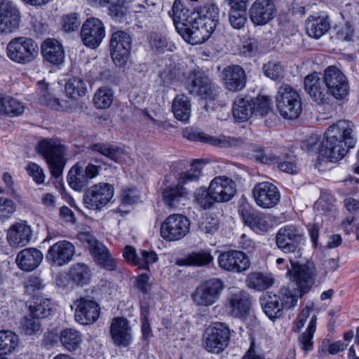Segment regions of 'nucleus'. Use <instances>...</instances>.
Returning a JSON list of instances; mask_svg holds the SVG:
<instances>
[{
  "label": "nucleus",
  "mask_w": 359,
  "mask_h": 359,
  "mask_svg": "<svg viewBox=\"0 0 359 359\" xmlns=\"http://www.w3.org/2000/svg\"><path fill=\"white\" fill-rule=\"evenodd\" d=\"M352 132L351 123L346 120H341L330 126L325 133L320 154L331 162L343 158L348 151L354 147L355 140Z\"/></svg>",
  "instance_id": "nucleus-1"
},
{
  "label": "nucleus",
  "mask_w": 359,
  "mask_h": 359,
  "mask_svg": "<svg viewBox=\"0 0 359 359\" xmlns=\"http://www.w3.org/2000/svg\"><path fill=\"white\" fill-rule=\"evenodd\" d=\"M200 163V160H196L189 170L179 174L177 184L165 188L163 191V201L167 207L173 208L180 204L182 198L187 194L184 184L188 182L196 181L199 178L201 169L198 165Z\"/></svg>",
  "instance_id": "nucleus-2"
},
{
  "label": "nucleus",
  "mask_w": 359,
  "mask_h": 359,
  "mask_svg": "<svg viewBox=\"0 0 359 359\" xmlns=\"http://www.w3.org/2000/svg\"><path fill=\"white\" fill-rule=\"evenodd\" d=\"M36 148L46 160L51 174L55 177H59L65 165V147L57 140L45 139L38 143Z\"/></svg>",
  "instance_id": "nucleus-3"
},
{
  "label": "nucleus",
  "mask_w": 359,
  "mask_h": 359,
  "mask_svg": "<svg viewBox=\"0 0 359 359\" xmlns=\"http://www.w3.org/2000/svg\"><path fill=\"white\" fill-rule=\"evenodd\" d=\"M276 100L277 109L284 118L294 119L301 114L302 108L299 94L290 86H280Z\"/></svg>",
  "instance_id": "nucleus-4"
},
{
  "label": "nucleus",
  "mask_w": 359,
  "mask_h": 359,
  "mask_svg": "<svg viewBox=\"0 0 359 359\" xmlns=\"http://www.w3.org/2000/svg\"><path fill=\"white\" fill-rule=\"evenodd\" d=\"M190 231L189 218L182 214H172L163 222L161 236L166 241L175 242L184 238Z\"/></svg>",
  "instance_id": "nucleus-5"
},
{
  "label": "nucleus",
  "mask_w": 359,
  "mask_h": 359,
  "mask_svg": "<svg viewBox=\"0 0 359 359\" xmlns=\"http://www.w3.org/2000/svg\"><path fill=\"white\" fill-rule=\"evenodd\" d=\"M224 288L219 278H212L201 283L191 295L194 303L201 307H208L215 304Z\"/></svg>",
  "instance_id": "nucleus-6"
},
{
  "label": "nucleus",
  "mask_w": 359,
  "mask_h": 359,
  "mask_svg": "<svg viewBox=\"0 0 359 359\" xmlns=\"http://www.w3.org/2000/svg\"><path fill=\"white\" fill-rule=\"evenodd\" d=\"M6 50L8 57L11 60L22 64L30 62L38 55L37 44L27 37L12 39L8 43Z\"/></svg>",
  "instance_id": "nucleus-7"
},
{
  "label": "nucleus",
  "mask_w": 359,
  "mask_h": 359,
  "mask_svg": "<svg viewBox=\"0 0 359 359\" xmlns=\"http://www.w3.org/2000/svg\"><path fill=\"white\" fill-rule=\"evenodd\" d=\"M304 236L301 231L293 225H285L281 227L276 236V244L285 254H296L300 257L301 244Z\"/></svg>",
  "instance_id": "nucleus-8"
},
{
  "label": "nucleus",
  "mask_w": 359,
  "mask_h": 359,
  "mask_svg": "<svg viewBox=\"0 0 359 359\" xmlns=\"http://www.w3.org/2000/svg\"><path fill=\"white\" fill-rule=\"evenodd\" d=\"M185 87L191 94L209 100H215L217 97L219 89L208 76L196 72L189 74Z\"/></svg>",
  "instance_id": "nucleus-9"
},
{
  "label": "nucleus",
  "mask_w": 359,
  "mask_h": 359,
  "mask_svg": "<svg viewBox=\"0 0 359 359\" xmlns=\"http://www.w3.org/2000/svg\"><path fill=\"white\" fill-rule=\"evenodd\" d=\"M74 309V319L82 325L95 323L100 316V304L90 297H81L71 306Z\"/></svg>",
  "instance_id": "nucleus-10"
},
{
  "label": "nucleus",
  "mask_w": 359,
  "mask_h": 359,
  "mask_svg": "<svg viewBox=\"0 0 359 359\" xmlns=\"http://www.w3.org/2000/svg\"><path fill=\"white\" fill-rule=\"evenodd\" d=\"M114 187L109 183L100 182L91 186L85 193L83 203L90 210H99L106 206L114 197Z\"/></svg>",
  "instance_id": "nucleus-11"
},
{
  "label": "nucleus",
  "mask_w": 359,
  "mask_h": 359,
  "mask_svg": "<svg viewBox=\"0 0 359 359\" xmlns=\"http://www.w3.org/2000/svg\"><path fill=\"white\" fill-rule=\"evenodd\" d=\"M229 338V329L222 323H215L206 329L203 335V346L208 352L218 354L227 347Z\"/></svg>",
  "instance_id": "nucleus-12"
},
{
  "label": "nucleus",
  "mask_w": 359,
  "mask_h": 359,
  "mask_svg": "<svg viewBox=\"0 0 359 359\" xmlns=\"http://www.w3.org/2000/svg\"><path fill=\"white\" fill-rule=\"evenodd\" d=\"M291 268L287 267V276L303 292H307L314 283L316 268L311 263L304 264L290 259Z\"/></svg>",
  "instance_id": "nucleus-13"
},
{
  "label": "nucleus",
  "mask_w": 359,
  "mask_h": 359,
  "mask_svg": "<svg viewBox=\"0 0 359 359\" xmlns=\"http://www.w3.org/2000/svg\"><path fill=\"white\" fill-rule=\"evenodd\" d=\"M132 39L124 31H116L111 34L110 51L114 64L119 67H123L130 56Z\"/></svg>",
  "instance_id": "nucleus-14"
},
{
  "label": "nucleus",
  "mask_w": 359,
  "mask_h": 359,
  "mask_svg": "<svg viewBox=\"0 0 359 359\" xmlns=\"http://www.w3.org/2000/svg\"><path fill=\"white\" fill-rule=\"evenodd\" d=\"M323 79L328 93L336 99L342 100L348 95L349 86L347 79L336 67H328L324 71Z\"/></svg>",
  "instance_id": "nucleus-15"
},
{
  "label": "nucleus",
  "mask_w": 359,
  "mask_h": 359,
  "mask_svg": "<svg viewBox=\"0 0 359 359\" xmlns=\"http://www.w3.org/2000/svg\"><path fill=\"white\" fill-rule=\"evenodd\" d=\"M219 266L228 272L240 273L250 266L248 256L241 250H230L222 252L217 258Z\"/></svg>",
  "instance_id": "nucleus-16"
},
{
  "label": "nucleus",
  "mask_w": 359,
  "mask_h": 359,
  "mask_svg": "<svg viewBox=\"0 0 359 359\" xmlns=\"http://www.w3.org/2000/svg\"><path fill=\"white\" fill-rule=\"evenodd\" d=\"M255 203L260 208L270 209L276 206L280 201V194L276 185L269 182L255 184L252 189Z\"/></svg>",
  "instance_id": "nucleus-17"
},
{
  "label": "nucleus",
  "mask_w": 359,
  "mask_h": 359,
  "mask_svg": "<svg viewBox=\"0 0 359 359\" xmlns=\"http://www.w3.org/2000/svg\"><path fill=\"white\" fill-rule=\"evenodd\" d=\"M21 13L11 0H0V34H10L20 27Z\"/></svg>",
  "instance_id": "nucleus-18"
},
{
  "label": "nucleus",
  "mask_w": 359,
  "mask_h": 359,
  "mask_svg": "<svg viewBox=\"0 0 359 359\" xmlns=\"http://www.w3.org/2000/svg\"><path fill=\"white\" fill-rule=\"evenodd\" d=\"M198 18L196 16L191 19L184 26V30L177 32L182 36L184 41L190 44H201L205 41L213 33L207 27L205 22Z\"/></svg>",
  "instance_id": "nucleus-19"
},
{
  "label": "nucleus",
  "mask_w": 359,
  "mask_h": 359,
  "mask_svg": "<svg viewBox=\"0 0 359 359\" xmlns=\"http://www.w3.org/2000/svg\"><path fill=\"white\" fill-rule=\"evenodd\" d=\"M251 297L246 291H231L226 301V308L232 316L245 319L251 309Z\"/></svg>",
  "instance_id": "nucleus-20"
},
{
  "label": "nucleus",
  "mask_w": 359,
  "mask_h": 359,
  "mask_svg": "<svg viewBox=\"0 0 359 359\" xmlns=\"http://www.w3.org/2000/svg\"><path fill=\"white\" fill-rule=\"evenodd\" d=\"M276 8L273 0H255L249 8V18L255 26H264L276 16Z\"/></svg>",
  "instance_id": "nucleus-21"
},
{
  "label": "nucleus",
  "mask_w": 359,
  "mask_h": 359,
  "mask_svg": "<svg viewBox=\"0 0 359 359\" xmlns=\"http://www.w3.org/2000/svg\"><path fill=\"white\" fill-rule=\"evenodd\" d=\"M104 36V27L100 19L90 18L83 22L81 37L85 46L95 48L100 44Z\"/></svg>",
  "instance_id": "nucleus-22"
},
{
  "label": "nucleus",
  "mask_w": 359,
  "mask_h": 359,
  "mask_svg": "<svg viewBox=\"0 0 359 359\" xmlns=\"http://www.w3.org/2000/svg\"><path fill=\"white\" fill-rule=\"evenodd\" d=\"M75 247L69 241L63 240L51 245L46 254V260L52 266H62L73 258Z\"/></svg>",
  "instance_id": "nucleus-23"
},
{
  "label": "nucleus",
  "mask_w": 359,
  "mask_h": 359,
  "mask_svg": "<svg viewBox=\"0 0 359 359\" xmlns=\"http://www.w3.org/2000/svg\"><path fill=\"white\" fill-rule=\"evenodd\" d=\"M33 231L26 221L15 222L6 231V240L13 248H22L29 243Z\"/></svg>",
  "instance_id": "nucleus-24"
},
{
  "label": "nucleus",
  "mask_w": 359,
  "mask_h": 359,
  "mask_svg": "<svg viewBox=\"0 0 359 359\" xmlns=\"http://www.w3.org/2000/svg\"><path fill=\"white\" fill-rule=\"evenodd\" d=\"M238 212L243 222L257 233L267 232L273 225V217L269 214L250 212L245 205L239 207Z\"/></svg>",
  "instance_id": "nucleus-25"
},
{
  "label": "nucleus",
  "mask_w": 359,
  "mask_h": 359,
  "mask_svg": "<svg viewBox=\"0 0 359 359\" xmlns=\"http://www.w3.org/2000/svg\"><path fill=\"white\" fill-rule=\"evenodd\" d=\"M210 191L217 203L230 201L236 192V185L233 180L224 175L213 178L209 184Z\"/></svg>",
  "instance_id": "nucleus-26"
},
{
  "label": "nucleus",
  "mask_w": 359,
  "mask_h": 359,
  "mask_svg": "<svg viewBox=\"0 0 359 359\" xmlns=\"http://www.w3.org/2000/svg\"><path fill=\"white\" fill-rule=\"evenodd\" d=\"M183 135L191 141H199L222 148L237 146L241 142L239 139L230 136H226L224 135L211 136L204 133H199L188 128L183 131Z\"/></svg>",
  "instance_id": "nucleus-27"
},
{
  "label": "nucleus",
  "mask_w": 359,
  "mask_h": 359,
  "mask_svg": "<svg viewBox=\"0 0 359 359\" xmlns=\"http://www.w3.org/2000/svg\"><path fill=\"white\" fill-rule=\"evenodd\" d=\"M247 76L244 69L238 65L226 67L222 72V81L226 89L237 92L243 89Z\"/></svg>",
  "instance_id": "nucleus-28"
},
{
  "label": "nucleus",
  "mask_w": 359,
  "mask_h": 359,
  "mask_svg": "<svg viewBox=\"0 0 359 359\" xmlns=\"http://www.w3.org/2000/svg\"><path fill=\"white\" fill-rule=\"evenodd\" d=\"M87 243L90 252L97 265L108 271L116 269V264L114 259L102 243L93 237H90L87 239Z\"/></svg>",
  "instance_id": "nucleus-29"
},
{
  "label": "nucleus",
  "mask_w": 359,
  "mask_h": 359,
  "mask_svg": "<svg viewBox=\"0 0 359 359\" xmlns=\"http://www.w3.org/2000/svg\"><path fill=\"white\" fill-rule=\"evenodd\" d=\"M110 333L114 344L117 346L127 347L132 341L131 328L126 318H114L110 326Z\"/></svg>",
  "instance_id": "nucleus-30"
},
{
  "label": "nucleus",
  "mask_w": 359,
  "mask_h": 359,
  "mask_svg": "<svg viewBox=\"0 0 359 359\" xmlns=\"http://www.w3.org/2000/svg\"><path fill=\"white\" fill-rule=\"evenodd\" d=\"M43 259V255L41 250L35 248H27L17 254L15 262L19 269L30 272L40 265Z\"/></svg>",
  "instance_id": "nucleus-31"
},
{
  "label": "nucleus",
  "mask_w": 359,
  "mask_h": 359,
  "mask_svg": "<svg viewBox=\"0 0 359 359\" xmlns=\"http://www.w3.org/2000/svg\"><path fill=\"white\" fill-rule=\"evenodd\" d=\"M323 81L318 73L311 74L304 79V88L313 101L323 104L328 100V91L324 86Z\"/></svg>",
  "instance_id": "nucleus-32"
},
{
  "label": "nucleus",
  "mask_w": 359,
  "mask_h": 359,
  "mask_svg": "<svg viewBox=\"0 0 359 359\" xmlns=\"http://www.w3.org/2000/svg\"><path fill=\"white\" fill-rule=\"evenodd\" d=\"M210 249H201L193 251L185 257L176 260V264L180 266L203 267L210 265L213 262Z\"/></svg>",
  "instance_id": "nucleus-33"
},
{
  "label": "nucleus",
  "mask_w": 359,
  "mask_h": 359,
  "mask_svg": "<svg viewBox=\"0 0 359 359\" xmlns=\"http://www.w3.org/2000/svg\"><path fill=\"white\" fill-rule=\"evenodd\" d=\"M41 53L44 59L53 65H60L64 61V48L62 44L55 39L45 40L41 45Z\"/></svg>",
  "instance_id": "nucleus-34"
},
{
  "label": "nucleus",
  "mask_w": 359,
  "mask_h": 359,
  "mask_svg": "<svg viewBox=\"0 0 359 359\" xmlns=\"http://www.w3.org/2000/svg\"><path fill=\"white\" fill-rule=\"evenodd\" d=\"M196 17L203 20L207 27L214 32L219 20V8L213 0H209L197 9Z\"/></svg>",
  "instance_id": "nucleus-35"
},
{
  "label": "nucleus",
  "mask_w": 359,
  "mask_h": 359,
  "mask_svg": "<svg viewBox=\"0 0 359 359\" xmlns=\"http://www.w3.org/2000/svg\"><path fill=\"white\" fill-rule=\"evenodd\" d=\"M89 149L116 163H122L128 157V154L122 148L109 143H95L90 145Z\"/></svg>",
  "instance_id": "nucleus-36"
},
{
  "label": "nucleus",
  "mask_w": 359,
  "mask_h": 359,
  "mask_svg": "<svg viewBox=\"0 0 359 359\" xmlns=\"http://www.w3.org/2000/svg\"><path fill=\"white\" fill-rule=\"evenodd\" d=\"M260 303L264 313L269 319L274 320L283 315V306L276 294H265L260 298Z\"/></svg>",
  "instance_id": "nucleus-37"
},
{
  "label": "nucleus",
  "mask_w": 359,
  "mask_h": 359,
  "mask_svg": "<svg viewBox=\"0 0 359 359\" xmlns=\"http://www.w3.org/2000/svg\"><path fill=\"white\" fill-rule=\"evenodd\" d=\"M39 101L41 104L47 105L55 110L67 111L72 109V106L67 104L66 102L60 101L54 97L53 93L48 88V84L45 83L43 81H39Z\"/></svg>",
  "instance_id": "nucleus-38"
},
{
  "label": "nucleus",
  "mask_w": 359,
  "mask_h": 359,
  "mask_svg": "<svg viewBox=\"0 0 359 359\" xmlns=\"http://www.w3.org/2000/svg\"><path fill=\"white\" fill-rule=\"evenodd\" d=\"M65 93L67 97L70 99L73 103L76 104L87 94V85L81 78L71 77L65 83Z\"/></svg>",
  "instance_id": "nucleus-39"
},
{
  "label": "nucleus",
  "mask_w": 359,
  "mask_h": 359,
  "mask_svg": "<svg viewBox=\"0 0 359 359\" xmlns=\"http://www.w3.org/2000/svg\"><path fill=\"white\" fill-rule=\"evenodd\" d=\"M172 111L176 119L187 123L191 114L190 99L184 94L177 95L172 102Z\"/></svg>",
  "instance_id": "nucleus-40"
},
{
  "label": "nucleus",
  "mask_w": 359,
  "mask_h": 359,
  "mask_svg": "<svg viewBox=\"0 0 359 359\" xmlns=\"http://www.w3.org/2000/svg\"><path fill=\"white\" fill-rule=\"evenodd\" d=\"M253 100L250 97H237L233 105V116L238 122L248 120L253 114Z\"/></svg>",
  "instance_id": "nucleus-41"
},
{
  "label": "nucleus",
  "mask_w": 359,
  "mask_h": 359,
  "mask_svg": "<svg viewBox=\"0 0 359 359\" xmlns=\"http://www.w3.org/2000/svg\"><path fill=\"white\" fill-rule=\"evenodd\" d=\"M312 321H314V328L316 329L317 315L314 311V306L313 304L306 305L301 309L293 320L292 331L294 333H299L307 322V327H309Z\"/></svg>",
  "instance_id": "nucleus-42"
},
{
  "label": "nucleus",
  "mask_w": 359,
  "mask_h": 359,
  "mask_svg": "<svg viewBox=\"0 0 359 359\" xmlns=\"http://www.w3.org/2000/svg\"><path fill=\"white\" fill-rule=\"evenodd\" d=\"M330 29V23L324 17L311 15L306 21V32L312 38L319 39Z\"/></svg>",
  "instance_id": "nucleus-43"
},
{
  "label": "nucleus",
  "mask_w": 359,
  "mask_h": 359,
  "mask_svg": "<svg viewBox=\"0 0 359 359\" xmlns=\"http://www.w3.org/2000/svg\"><path fill=\"white\" fill-rule=\"evenodd\" d=\"M67 182L71 188L79 192L88 185L89 180L85 176L83 168L79 163L71 168L67 175Z\"/></svg>",
  "instance_id": "nucleus-44"
},
{
  "label": "nucleus",
  "mask_w": 359,
  "mask_h": 359,
  "mask_svg": "<svg viewBox=\"0 0 359 359\" xmlns=\"http://www.w3.org/2000/svg\"><path fill=\"white\" fill-rule=\"evenodd\" d=\"M60 340L66 350L72 352L80 348L83 337L79 330L66 328L61 331Z\"/></svg>",
  "instance_id": "nucleus-45"
},
{
  "label": "nucleus",
  "mask_w": 359,
  "mask_h": 359,
  "mask_svg": "<svg viewBox=\"0 0 359 359\" xmlns=\"http://www.w3.org/2000/svg\"><path fill=\"white\" fill-rule=\"evenodd\" d=\"M169 15L173 20L177 31L180 30L181 32L184 30V26L191 18L194 17L190 16L189 11L184 8L181 0H175Z\"/></svg>",
  "instance_id": "nucleus-46"
},
{
  "label": "nucleus",
  "mask_w": 359,
  "mask_h": 359,
  "mask_svg": "<svg viewBox=\"0 0 359 359\" xmlns=\"http://www.w3.org/2000/svg\"><path fill=\"white\" fill-rule=\"evenodd\" d=\"M306 292H303L298 288H290L287 286H283L276 294L280 298V304L283 306V309H291L297 304L298 299L302 298Z\"/></svg>",
  "instance_id": "nucleus-47"
},
{
  "label": "nucleus",
  "mask_w": 359,
  "mask_h": 359,
  "mask_svg": "<svg viewBox=\"0 0 359 359\" xmlns=\"http://www.w3.org/2000/svg\"><path fill=\"white\" fill-rule=\"evenodd\" d=\"M68 275L75 284L81 286L88 284L92 276L90 267L83 263L72 264L69 268Z\"/></svg>",
  "instance_id": "nucleus-48"
},
{
  "label": "nucleus",
  "mask_w": 359,
  "mask_h": 359,
  "mask_svg": "<svg viewBox=\"0 0 359 359\" xmlns=\"http://www.w3.org/2000/svg\"><path fill=\"white\" fill-rule=\"evenodd\" d=\"M19 345V337L11 330H0V355L14 352Z\"/></svg>",
  "instance_id": "nucleus-49"
},
{
  "label": "nucleus",
  "mask_w": 359,
  "mask_h": 359,
  "mask_svg": "<svg viewBox=\"0 0 359 359\" xmlns=\"http://www.w3.org/2000/svg\"><path fill=\"white\" fill-rule=\"evenodd\" d=\"M245 281L248 287L256 290H266L273 284V280L271 277L260 272L250 273Z\"/></svg>",
  "instance_id": "nucleus-50"
},
{
  "label": "nucleus",
  "mask_w": 359,
  "mask_h": 359,
  "mask_svg": "<svg viewBox=\"0 0 359 359\" xmlns=\"http://www.w3.org/2000/svg\"><path fill=\"white\" fill-rule=\"evenodd\" d=\"M53 304L49 299L38 298L30 304L29 310L34 318L37 319L48 317L52 312Z\"/></svg>",
  "instance_id": "nucleus-51"
},
{
  "label": "nucleus",
  "mask_w": 359,
  "mask_h": 359,
  "mask_svg": "<svg viewBox=\"0 0 359 359\" xmlns=\"http://www.w3.org/2000/svg\"><path fill=\"white\" fill-rule=\"evenodd\" d=\"M113 92L107 87H101L98 88L93 97V103L97 109H107L113 102Z\"/></svg>",
  "instance_id": "nucleus-52"
},
{
  "label": "nucleus",
  "mask_w": 359,
  "mask_h": 359,
  "mask_svg": "<svg viewBox=\"0 0 359 359\" xmlns=\"http://www.w3.org/2000/svg\"><path fill=\"white\" fill-rule=\"evenodd\" d=\"M4 102L2 115L14 117L19 116L24 113L25 105L20 100L10 96H6Z\"/></svg>",
  "instance_id": "nucleus-53"
},
{
  "label": "nucleus",
  "mask_w": 359,
  "mask_h": 359,
  "mask_svg": "<svg viewBox=\"0 0 359 359\" xmlns=\"http://www.w3.org/2000/svg\"><path fill=\"white\" fill-rule=\"evenodd\" d=\"M250 155V158L262 163L276 164L278 161V156L271 151L259 147H254Z\"/></svg>",
  "instance_id": "nucleus-54"
},
{
  "label": "nucleus",
  "mask_w": 359,
  "mask_h": 359,
  "mask_svg": "<svg viewBox=\"0 0 359 359\" xmlns=\"http://www.w3.org/2000/svg\"><path fill=\"white\" fill-rule=\"evenodd\" d=\"M316 329L314 328V321H312L309 327H306L298 337V343L305 353L313 348V336Z\"/></svg>",
  "instance_id": "nucleus-55"
},
{
  "label": "nucleus",
  "mask_w": 359,
  "mask_h": 359,
  "mask_svg": "<svg viewBox=\"0 0 359 359\" xmlns=\"http://www.w3.org/2000/svg\"><path fill=\"white\" fill-rule=\"evenodd\" d=\"M109 4V14L116 21L122 22L125 18L124 5L126 0H104Z\"/></svg>",
  "instance_id": "nucleus-56"
},
{
  "label": "nucleus",
  "mask_w": 359,
  "mask_h": 359,
  "mask_svg": "<svg viewBox=\"0 0 359 359\" xmlns=\"http://www.w3.org/2000/svg\"><path fill=\"white\" fill-rule=\"evenodd\" d=\"M212 192L210 191V188L199 189L195 193V202L203 209H208L211 208L214 203H217L216 198H213Z\"/></svg>",
  "instance_id": "nucleus-57"
},
{
  "label": "nucleus",
  "mask_w": 359,
  "mask_h": 359,
  "mask_svg": "<svg viewBox=\"0 0 359 359\" xmlns=\"http://www.w3.org/2000/svg\"><path fill=\"white\" fill-rule=\"evenodd\" d=\"M229 22L236 29H241L247 22V10L229 9Z\"/></svg>",
  "instance_id": "nucleus-58"
},
{
  "label": "nucleus",
  "mask_w": 359,
  "mask_h": 359,
  "mask_svg": "<svg viewBox=\"0 0 359 359\" xmlns=\"http://www.w3.org/2000/svg\"><path fill=\"white\" fill-rule=\"evenodd\" d=\"M80 25L81 20L77 13H69L61 17V28L65 32H72L77 30Z\"/></svg>",
  "instance_id": "nucleus-59"
},
{
  "label": "nucleus",
  "mask_w": 359,
  "mask_h": 359,
  "mask_svg": "<svg viewBox=\"0 0 359 359\" xmlns=\"http://www.w3.org/2000/svg\"><path fill=\"white\" fill-rule=\"evenodd\" d=\"M16 210V204L11 198L0 196V221L10 219Z\"/></svg>",
  "instance_id": "nucleus-60"
},
{
  "label": "nucleus",
  "mask_w": 359,
  "mask_h": 359,
  "mask_svg": "<svg viewBox=\"0 0 359 359\" xmlns=\"http://www.w3.org/2000/svg\"><path fill=\"white\" fill-rule=\"evenodd\" d=\"M198 228L205 235H213L219 229V222L217 218L206 215L201 219Z\"/></svg>",
  "instance_id": "nucleus-61"
},
{
  "label": "nucleus",
  "mask_w": 359,
  "mask_h": 359,
  "mask_svg": "<svg viewBox=\"0 0 359 359\" xmlns=\"http://www.w3.org/2000/svg\"><path fill=\"white\" fill-rule=\"evenodd\" d=\"M253 113L264 116L271 110V99L264 95H259L253 100Z\"/></svg>",
  "instance_id": "nucleus-62"
},
{
  "label": "nucleus",
  "mask_w": 359,
  "mask_h": 359,
  "mask_svg": "<svg viewBox=\"0 0 359 359\" xmlns=\"http://www.w3.org/2000/svg\"><path fill=\"white\" fill-rule=\"evenodd\" d=\"M22 332L26 335L36 334L41 330V324L36 318L25 317L22 323Z\"/></svg>",
  "instance_id": "nucleus-63"
},
{
  "label": "nucleus",
  "mask_w": 359,
  "mask_h": 359,
  "mask_svg": "<svg viewBox=\"0 0 359 359\" xmlns=\"http://www.w3.org/2000/svg\"><path fill=\"white\" fill-rule=\"evenodd\" d=\"M158 255L154 251L141 250L138 261H136V266L140 268L149 270V266L156 262Z\"/></svg>",
  "instance_id": "nucleus-64"
}]
</instances>
